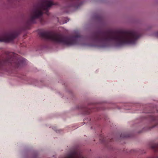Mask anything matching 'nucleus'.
Instances as JSON below:
<instances>
[{
    "label": "nucleus",
    "mask_w": 158,
    "mask_h": 158,
    "mask_svg": "<svg viewBox=\"0 0 158 158\" xmlns=\"http://www.w3.org/2000/svg\"><path fill=\"white\" fill-rule=\"evenodd\" d=\"M64 11H65V12H66V13H67L68 12V11H69V10H64Z\"/></svg>",
    "instance_id": "26"
},
{
    "label": "nucleus",
    "mask_w": 158,
    "mask_h": 158,
    "mask_svg": "<svg viewBox=\"0 0 158 158\" xmlns=\"http://www.w3.org/2000/svg\"><path fill=\"white\" fill-rule=\"evenodd\" d=\"M44 48H47V46H44Z\"/></svg>",
    "instance_id": "28"
},
{
    "label": "nucleus",
    "mask_w": 158,
    "mask_h": 158,
    "mask_svg": "<svg viewBox=\"0 0 158 158\" xmlns=\"http://www.w3.org/2000/svg\"><path fill=\"white\" fill-rule=\"evenodd\" d=\"M92 19L97 24L100 25H103L104 23L103 17L100 14L97 13L94 14Z\"/></svg>",
    "instance_id": "10"
},
{
    "label": "nucleus",
    "mask_w": 158,
    "mask_h": 158,
    "mask_svg": "<svg viewBox=\"0 0 158 158\" xmlns=\"http://www.w3.org/2000/svg\"><path fill=\"white\" fill-rule=\"evenodd\" d=\"M134 137V134L133 133H122L120 134L119 137H117L116 140L119 139H126L128 138H132Z\"/></svg>",
    "instance_id": "13"
},
{
    "label": "nucleus",
    "mask_w": 158,
    "mask_h": 158,
    "mask_svg": "<svg viewBox=\"0 0 158 158\" xmlns=\"http://www.w3.org/2000/svg\"><path fill=\"white\" fill-rule=\"evenodd\" d=\"M32 14L34 20L36 21V19L39 20L40 23L41 24H43L44 22V20L43 18V16L44 13L43 11L44 10H32ZM46 13L47 14L49 10H45Z\"/></svg>",
    "instance_id": "8"
},
{
    "label": "nucleus",
    "mask_w": 158,
    "mask_h": 158,
    "mask_svg": "<svg viewBox=\"0 0 158 158\" xmlns=\"http://www.w3.org/2000/svg\"><path fill=\"white\" fill-rule=\"evenodd\" d=\"M12 55L7 54L5 58L0 59V73L3 71L8 72L11 76L17 77L21 80L31 81V84L38 86L39 81L34 79L28 78L21 73H19L17 70L21 69L27 65V60L23 57L16 56L14 52Z\"/></svg>",
    "instance_id": "2"
},
{
    "label": "nucleus",
    "mask_w": 158,
    "mask_h": 158,
    "mask_svg": "<svg viewBox=\"0 0 158 158\" xmlns=\"http://www.w3.org/2000/svg\"><path fill=\"white\" fill-rule=\"evenodd\" d=\"M134 106L137 109H135L134 113L153 114L156 112L157 115V116H155L152 114H148L141 117L140 119L141 120L147 119L149 121L150 123L154 124L151 127H146L143 128L141 130L137 132H136L137 133L140 134L145 131H150L155 127L158 128V110L156 108L139 104L135 105Z\"/></svg>",
    "instance_id": "4"
},
{
    "label": "nucleus",
    "mask_w": 158,
    "mask_h": 158,
    "mask_svg": "<svg viewBox=\"0 0 158 158\" xmlns=\"http://www.w3.org/2000/svg\"><path fill=\"white\" fill-rule=\"evenodd\" d=\"M22 28V30L23 31H26L27 30L29 29L25 25L24 26L22 27H21Z\"/></svg>",
    "instance_id": "20"
},
{
    "label": "nucleus",
    "mask_w": 158,
    "mask_h": 158,
    "mask_svg": "<svg viewBox=\"0 0 158 158\" xmlns=\"http://www.w3.org/2000/svg\"><path fill=\"white\" fill-rule=\"evenodd\" d=\"M52 129L54 130L56 133L60 132V130H57L56 127H52Z\"/></svg>",
    "instance_id": "21"
},
{
    "label": "nucleus",
    "mask_w": 158,
    "mask_h": 158,
    "mask_svg": "<svg viewBox=\"0 0 158 158\" xmlns=\"http://www.w3.org/2000/svg\"><path fill=\"white\" fill-rule=\"evenodd\" d=\"M38 34L40 37L46 40H49L56 44H62L67 45L75 44L80 35L77 34L74 35L66 36L61 33L55 34L52 31H39Z\"/></svg>",
    "instance_id": "3"
},
{
    "label": "nucleus",
    "mask_w": 158,
    "mask_h": 158,
    "mask_svg": "<svg viewBox=\"0 0 158 158\" xmlns=\"http://www.w3.org/2000/svg\"><path fill=\"white\" fill-rule=\"evenodd\" d=\"M130 152H131H131H135V150H131L130 151Z\"/></svg>",
    "instance_id": "24"
},
{
    "label": "nucleus",
    "mask_w": 158,
    "mask_h": 158,
    "mask_svg": "<svg viewBox=\"0 0 158 158\" xmlns=\"http://www.w3.org/2000/svg\"><path fill=\"white\" fill-rule=\"evenodd\" d=\"M65 90H66V92L68 93L69 94H70L71 96H73V93L72 90H68L67 89H66Z\"/></svg>",
    "instance_id": "19"
},
{
    "label": "nucleus",
    "mask_w": 158,
    "mask_h": 158,
    "mask_svg": "<svg viewBox=\"0 0 158 158\" xmlns=\"http://www.w3.org/2000/svg\"><path fill=\"white\" fill-rule=\"evenodd\" d=\"M54 5L53 0H44L33 6V10H47Z\"/></svg>",
    "instance_id": "6"
},
{
    "label": "nucleus",
    "mask_w": 158,
    "mask_h": 158,
    "mask_svg": "<svg viewBox=\"0 0 158 158\" xmlns=\"http://www.w3.org/2000/svg\"><path fill=\"white\" fill-rule=\"evenodd\" d=\"M101 119V118L100 116L98 117H95L94 120H92L91 118H87V120L90 122V125L93 126H92L91 127V129H92L93 128V127L94 128L96 127L99 126L100 125L99 123H98V121Z\"/></svg>",
    "instance_id": "11"
},
{
    "label": "nucleus",
    "mask_w": 158,
    "mask_h": 158,
    "mask_svg": "<svg viewBox=\"0 0 158 158\" xmlns=\"http://www.w3.org/2000/svg\"><path fill=\"white\" fill-rule=\"evenodd\" d=\"M38 152H34L32 155V158H38Z\"/></svg>",
    "instance_id": "18"
},
{
    "label": "nucleus",
    "mask_w": 158,
    "mask_h": 158,
    "mask_svg": "<svg viewBox=\"0 0 158 158\" xmlns=\"http://www.w3.org/2000/svg\"><path fill=\"white\" fill-rule=\"evenodd\" d=\"M141 22V20L139 19H135L132 20L133 23L135 24L140 23Z\"/></svg>",
    "instance_id": "17"
},
{
    "label": "nucleus",
    "mask_w": 158,
    "mask_h": 158,
    "mask_svg": "<svg viewBox=\"0 0 158 158\" xmlns=\"http://www.w3.org/2000/svg\"><path fill=\"white\" fill-rule=\"evenodd\" d=\"M115 138H111L108 140L106 139V138L103 137L102 139L100 138V140L102 143L105 145V147L107 148L109 150L111 151L114 150V148L111 144V142L114 141Z\"/></svg>",
    "instance_id": "9"
},
{
    "label": "nucleus",
    "mask_w": 158,
    "mask_h": 158,
    "mask_svg": "<svg viewBox=\"0 0 158 158\" xmlns=\"http://www.w3.org/2000/svg\"><path fill=\"white\" fill-rule=\"evenodd\" d=\"M98 104H101V103L90 102L87 105L85 104H81L77 106L75 109L79 110L81 114L85 115L89 114L92 112L104 110L109 109L106 105L101 104L100 106H98Z\"/></svg>",
    "instance_id": "5"
},
{
    "label": "nucleus",
    "mask_w": 158,
    "mask_h": 158,
    "mask_svg": "<svg viewBox=\"0 0 158 158\" xmlns=\"http://www.w3.org/2000/svg\"><path fill=\"white\" fill-rule=\"evenodd\" d=\"M36 21H35L32 14V13L30 16L29 19L26 22L25 25L29 29V27L32 24H36Z\"/></svg>",
    "instance_id": "14"
},
{
    "label": "nucleus",
    "mask_w": 158,
    "mask_h": 158,
    "mask_svg": "<svg viewBox=\"0 0 158 158\" xmlns=\"http://www.w3.org/2000/svg\"><path fill=\"white\" fill-rule=\"evenodd\" d=\"M69 19H67L66 20H65L64 21L63 23L64 24V23H66L67 22H69Z\"/></svg>",
    "instance_id": "22"
},
{
    "label": "nucleus",
    "mask_w": 158,
    "mask_h": 158,
    "mask_svg": "<svg viewBox=\"0 0 158 158\" xmlns=\"http://www.w3.org/2000/svg\"><path fill=\"white\" fill-rule=\"evenodd\" d=\"M121 108V107H118V109H120Z\"/></svg>",
    "instance_id": "27"
},
{
    "label": "nucleus",
    "mask_w": 158,
    "mask_h": 158,
    "mask_svg": "<svg viewBox=\"0 0 158 158\" xmlns=\"http://www.w3.org/2000/svg\"><path fill=\"white\" fill-rule=\"evenodd\" d=\"M141 35V33L132 30H120L114 31L109 30L103 31L99 29L95 31L92 37L93 41L99 45L89 43L91 47L104 48L108 46L109 42L113 41L115 46L119 47L125 45L135 44Z\"/></svg>",
    "instance_id": "1"
},
{
    "label": "nucleus",
    "mask_w": 158,
    "mask_h": 158,
    "mask_svg": "<svg viewBox=\"0 0 158 158\" xmlns=\"http://www.w3.org/2000/svg\"><path fill=\"white\" fill-rule=\"evenodd\" d=\"M83 3V0H71L69 2L68 6L77 8L81 6Z\"/></svg>",
    "instance_id": "12"
},
{
    "label": "nucleus",
    "mask_w": 158,
    "mask_h": 158,
    "mask_svg": "<svg viewBox=\"0 0 158 158\" xmlns=\"http://www.w3.org/2000/svg\"><path fill=\"white\" fill-rule=\"evenodd\" d=\"M150 147L155 152H158V143L150 145Z\"/></svg>",
    "instance_id": "15"
},
{
    "label": "nucleus",
    "mask_w": 158,
    "mask_h": 158,
    "mask_svg": "<svg viewBox=\"0 0 158 158\" xmlns=\"http://www.w3.org/2000/svg\"><path fill=\"white\" fill-rule=\"evenodd\" d=\"M73 11H75V10H73Z\"/></svg>",
    "instance_id": "29"
},
{
    "label": "nucleus",
    "mask_w": 158,
    "mask_h": 158,
    "mask_svg": "<svg viewBox=\"0 0 158 158\" xmlns=\"http://www.w3.org/2000/svg\"><path fill=\"white\" fill-rule=\"evenodd\" d=\"M154 35L156 36H157V37H158V31L155 32L154 33Z\"/></svg>",
    "instance_id": "23"
},
{
    "label": "nucleus",
    "mask_w": 158,
    "mask_h": 158,
    "mask_svg": "<svg viewBox=\"0 0 158 158\" xmlns=\"http://www.w3.org/2000/svg\"><path fill=\"white\" fill-rule=\"evenodd\" d=\"M62 85H65V86H67V84L66 83L64 82H63L62 83Z\"/></svg>",
    "instance_id": "25"
},
{
    "label": "nucleus",
    "mask_w": 158,
    "mask_h": 158,
    "mask_svg": "<svg viewBox=\"0 0 158 158\" xmlns=\"http://www.w3.org/2000/svg\"><path fill=\"white\" fill-rule=\"evenodd\" d=\"M23 31L21 28L17 30L4 34L6 43H9L14 41L20 34Z\"/></svg>",
    "instance_id": "7"
},
{
    "label": "nucleus",
    "mask_w": 158,
    "mask_h": 158,
    "mask_svg": "<svg viewBox=\"0 0 158 158\" xmlns=\"http://www.w3.org/2000/svg\"><path fill=\"white\" fill-rule=\"evenodd\" d=\"M3 42L5 43H6L4 34L0 36V42Z\"/></svg>",
    "instance_id": "16"
}]
</instances>
